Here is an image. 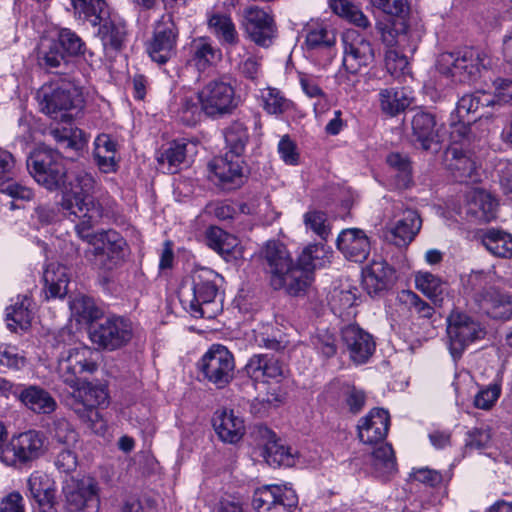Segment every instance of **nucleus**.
<instances>
[{
    "label": "nucleus",
    "instance_id": "obj_33",
    "mask_svg": "<svg viewBox=\"0 0 512 512\" xmlns=\"http://www.w3.org/2000/svg\"><path fill=\"white\" fill-rule=\"evenodd\" d=\"M412 137L415 145L425 151L436 143L438 136L435 116L429 112L417 111L412 120Z\"/></svg>",
    "mask_w": 512,
    "mask_h": 512
},
{
    "label": "nucleus",
    "instance_id": "obj_31",
    "mask_svg": "<svg viewBox=\"0 0 512 512\" xmlns=\"http://www.w3.org/2000/svg\"><path fill=\"white\" fill-rule=\"evenodd\" d=\"M94 161L103 173H113L118 169V142L109 134H99L94 140Z\"/></svg>",
    "mask_w": 512,
    "mask_h": 512
},
{
    "label": "nucleus",
    "instance_id": "obj_14",
    "mask_svg": "<svg viewBox=\"0 0 512 512\" xmlns=\"http://www.w3.org/2000/svg\"><path fill=\"white\" fill-rule=\"evenodd\" d=\"M198 367L207 381L223 388L233 379L234 357L225 346L215 344L202 356Z\"/></svg>",
    "mask_w": 512,
    "mask_h": 512
},
{
    "label": "nucleus",
    "instance_id": "obj_56",
    "mask_svg": "<svg viewBox=\"0 0 512 512\" xmlns=\"http://www.w3.org/2000/svg\"><path fill=\"white\" fill-rule=\"evenodd\" d=\"M206 243L219 254H230L237 240L219 227H210L206 232Z\"/></svg>",
    "mask_w": 512,
    "mask_h": 512
},
{
    "label": "nucleus",
    "instance_id": "obj_30",
    "mask_svg": "<svg viewBox=\"0 0 512 512\" xmlns=\"http://www.w3.org/2000/svg\"><path fill=\"white\" fill-rule=\"evenodd\" d=\"M444 163L456 181L473 180L476 170L475 162L462 147L455 144L450 145L445 151Z\"/></svg>",
    "mask_w": 512,
    "mask_h": 512
},
{
    "label": "nucleus",
    "instance_id": "obj_58",
    "mask_svg": "<svg viewBox=\"0 0 512 512\" xmlns=\"http://www.w3.org/2000/svg\"><path fill=\"white\" fill-rule=\"evenodd\" d=\"M408 54L399 48L387 49L385 52V66L387 71L394 77L403 75L408 68Z\"/></svg>",
    "mask_w": 512,
    "mask_h": 512
},
{
    "label": "nucleus",
    "instance_id": "obj_36",
    "mask_svg": "<svg viewBox=\"0 0 512 512\" xmlns=\"http://www.w3.org/2000/svg\"><path fill=\"white\" fill-rule=\"evenodd\" d=\"M211 171L223 184L238 185L243 177L242 161L230 153L215 158L210 164Z\"/></svg>",
    "mask_w": 512,
    "mask_h": 512
},
{
    "label": "nucleus",
    "instance_id": "obj_11",
    "mask_svg": "<svg viewBox=\"0 0 512 512\" xmlns=\"http://www.w3.org/2000/svg\"><path fill=\"white\" fill-rule=\"evenodd\" d=\"M448 348L454 360L461 358L464 351L474 342L483 339L485 328L471 316L452 312L447 318Z\"/></svg>",
    "mask_w": 512,
    "mask_h": 512
},
{
    "label": "nucleus",
    "instance_id": "obj_7",
    "mask_svg": "<svg viewBox=\"0 0 512 512\" xmlns=\"http://www.w3.org/2000/svg\"><path fill=\"white\" fill-rule=\"evenodd\" d=\"M97 370L98 352L88 346L64 348L58 356V377L69 387L77 386Z\"/></svg>",
    "mask_w": 512,
    "mask_h": 512
},
{
    "label": "nucleus",
    "instance_id": "obj_5",
    "mask_svg": "<svg viewBox=\"0 0 512 512\" xmlns=\"http://www.w3.org/2000/svg\"><path fill=\"white\" fill-rule=\"evenodd\" d=\"M494 274L477 271L469 276V282L474 287L473 301L479 311L493 319L507 320L512 315L511 296L492 286Z\"/></svg>",
    "mask_w": 512,
    "mask_h": 512
},
{
    "label": "nucleus",
    "instance_id": "obj_42",
    "mask_svg": "<svg viewBox=\"0 0 512 512\" xmlns=\"http://www.w3.org/2000/svg\"><path fill=\"white\" fill-rule=\"evenodd\" d=\"M74 15L93 26L101 24L107 15V4L105 0H71Z\"/></svg>",
    "mask_w": 512,
    "mask_h": 512
},
{
    "label": "nucleus",
    "instance_id": "obj_12",
    "mask_svg": "<svg viewBox=\"0 0 512 512\" xmlns=\"http://www.w3.org/2000/svg\"><path fill=\"white\" fill-rule=\"evenodd\" d=\"M203 114L209 118H220L231 114L237 107L235 90L223 77L211 79L197 93Z\"/></svg>",
    "mask_w": 512,
    "mask_h": 512
},
{
    "label": "nucleus",
    "instance_id": "obj_45",
    "mask_svg": "<svg viewBox=\"0 0 512 512\" xmlns=\"http://www.w3.org/2000/svg\"><path fill=\"white\" fill-rule=\"evenodd\" d=\"M468 210L478 220L489 222L496 217L497 202L486 191L475 190L469 201Z\"/></svg>",
    "mask_w": 512,
    "mask_h": 512
},
{
    "label": "nucleus",
    "instance_id": "obj_63",
    "mask_svg": "<svg viewBox=\"0 0 512 512\" xmlns=\"http://www.w3.org/2000/svg\"><path fill=\"white\" fill-rule=\"evenodd\" d=\"M241 58L230 61L235 63L238 71L247 79L255 80L261 69V61L256 55L250 54L246 49L241 51Z\"/></svg>",
    "mask_w": 512,
    "mask_h": 512
},
{
    "label": "nucleus",
    "instance_id": "obj_13",
    "mask_svg": "<svg viewBox=\"0 0 512 512\" xmlns=\"http://www.w3.org/2000/svg\"><path fill=\"white\" fill-rule=\"evenodd\" d=\"M89 336L100 348L113 351L130 342L133 336L132 323L122 316H108L91 325Z\"/></svg>",
    "mask_w": 512,
    "mask_h": 512
},
{
    "label": "nucleus",
    "instance_id": "obj_4",
    "mask_svg": "<svg viewBox=\"0 0 512 512\" xmlns=\"http://www.w3.org/2000/svg\"><path fill=\"white\" fill-rule=\"evenodd\" d=\"M29 174L34 180L49 191L62 188L63 195L69 189L75 174L79 171L90 173L83 168H77L68 176L61 160L60 153L47 147L35 149L26 162ZM64 199V196H62ZM63 200H61V204Z\"/></svg>",
    "mask_w": 512,
    "mask_h": 512
},
{
    "label": "nucleus",
    "instance_id": "obj_37",
    "mask_svg": "<svg viewBox=\"0 0 512 512\" xmlns=\"http://www.w3.org/2000/svg\"><path fill=\"white\" fill-rule=\"evenodd\" d=\"M98 30L105 50L119 51L123 48L127 37L126 24L121 19L104 17Z\"/></svg>",
    "mask_w": 512,
    "mask_h": 512
},
{
    "label": "nucleus",
    "instance_id": "obj_34",
    "mask_svg": "<svg viewBox=\"0 0 512 512\" xmlns=\"http://www.w3.org/2000/svg\"><path fill=\"white\" fill-rule=\"evenodd\" d=\"M268 206L269 201L265 198L255 199L248 203L233 204L229 202H214L206 206V212L214 215L219 220L234 219L237 214H260L261 206Z\"/></svg>",
    "mask_w": 512,
    "mask_h": 512
},
{
    "label": "nucleus",
    "instance_id": "obj_60",
    "mask_svg": "<svg viewBox=\"0 0 512 512\" xmlns=\"http://www.w3.org/2000/svg\"><path fill=\"white\" fill-rule=\"evenodd\" d=\"M366 403V394L355 386H347L342 391V408L356 415L362 411Z\"/></svg>",
    "mask_w": 512,
    "mask_h": 512
},
{
    "label": "nucleus",
    "instance_id": "obj_2",
    "mask_svg": "<svg viewBox=\"0 0 512 512\" xmlns=\"http://www.w3.org/2000/svg\"><path fill=\"white\" fill-rule=\"evenodd\" d=\"M328 253L323 244L308 245L295 263L283 243L268 241L261 250V257L271 287L298 296L311 284L314 269L324 263Z\"/></svg>",
    "mask_w": 512,
    "mask_h": 512
},
{
    "label": "nucleus",
    "instance_id": "obj_1",
    "mask_svg": "<svg viewBox=\"0 0 512 512\" xmlns=\"http://www.w3.org/2000/svg\"><path fill=\"white\" fill-rule=\"evenodd\" d=\"M98 186L92 173L79 171L65 192L62 209L78 218L75 231L91 246L84 251L85 259L100 269L112 270L124 261L128 245L115 230L91 232L103 212L101 204L94 198Z\"/></svg>",
    "mask_w": 512,
    "mask_h": 512
},
{
    "label": "nucleus",
    "instance_id": "obj_25",
    "mask_svg": "<svg viewBox=\"0 0 512 512\" xmlns=\"http://www.w3.org/2000/svg\"><path fill=\"white\" fill-rule=\"evenodd\" d=\"M343 67L351 74H356L361 67L369 65L374 59V51L369 41L357 36L350 40L344 37Z\"/></svg>",
    "mask_w": 512,
    "mask_h": 512
},
{
    "label": "nucleus",
    "instance_id": "obj_17",
    "mask_svg": "<svg viewBox=\"0 0 512 512\" xmlns=\"http://www.w3.org/2000/svg\"><path fill=\"white\" fill-rule=\"evenodd\" d=\"M298 503L294 490L282 485H265L255 490L252 506L256 512H292Z\"/></svg>",
    "mask_w": 512,
    "mask_h": 512
},
{
    "label": "nucleus",
    "instance_id": "obj_6",
    "mask_svg": "<svg viewBox=\"0 0 512 512\" xmlns=\"http://www.w3.org/2000/svg\"><path fill=\"white\" fill-rule=\"evenodd\" d=\"M489 64L490 59L485 52L470 47L441 53L436 61V69L455 81L469 82L475 80Z\"/></svg>",
    "mask_w": 512,
    "mask_h": 512
},
{
    "label": "nucleus",
    "instance_id": "obj_28",
    "mask_svg": "<svg viewBox=\"0 0 512 512\" xmlns=\"http://www.w3.org/2000/svg\"><path fill=\"white\" fill-rule=\"evenodd\" d=\"M422 221L415 210L406 209L401 216L388 227L390 240L397 246L409 244L421 229Z\"/></svg>",
    "mask_w": 512,
    "mask_h": 512
},
{
    "label": "nucleus",
    "instance_id": "obj_61",
    "mask_svg": "<svg viewBox=\"0 0 512 512\" xmlns=\"http://www.w3.org/2000/svg\"><path fill=\"white\" fill-rule=\"evenodd\" d=\"M55 40L60 43L62 50L67 55L77 56L84 54L85 43L75 32L68 28H62L58 33V38Z\"/></svg>",
    "mask_w": 512,
    "mask_h": 512
},
{
    "label": "nucleus",
    "instance_id": "obj_26",
    "mask_svg": "<svg viewBox=\"0 0 512 512\" xmlns=\"http://www.w3.org/2000/svg\"><path fill=\"white\" fill-rule=\"evenodd\" d=\"M337 247L342 254L353 262H363L370 252V242L361 229L343 230L337 238Z\"/></svg>",
    "mask_w": 512,
    "mask_h": 512
},
{
    "label": "nucleus",
    "instance_id": "obj_3",
    "mask_svg": "<svg viewBox=\"0 0 512 512\" xmlns=\"http://www.w3.org/2000/svg\"><path fill=\"white\" fill-rule=\"evenodd\" d=\"M222 282L223 278L209 268L193 270L179 289L184 309L194 318H215L222 310V305L216 301Z\"/></svg>",
    "mask_w": 512,
    "mask_h": 512
},
{
    "label": "nucleus",
    "instance_id": "obj_53",
    "mask_svg": "<svg viewBox=\"0 0 512 512\" xmlns=\"http://www.w3.org/2000/svg\"><path fill=\"white\" fill-rule=\"evenodd\" d=\"M386 162L394 171L396 187L399 189L408 188L412 182L411 163L408 157L400 153H390Z\"/></svg>",
    "mask_w": 512,
    "mask_h": 512
},
{
    "label": "nucleus",
    "instance_id": "obj_59",
    "mask_svg": "<svg viewBox=\"0 0 512 512\" xmlns=\"http://www.w3.org/2000/svg\"><path fill=\"white\" fill-rule=\"evenodd\" d=\"M397 299L401 304L410 310L413 309L421 317L430 318L434 313L432 306L411 290H401L397 295Z\"/></svg>",
    "mask_w": 512,
    "mask_h": 512
},
{
    "label": "nucleus",
    "instance_id": "obj_41",
    "mask_svg": "<svg viewBox=\"0 0 512 512\" xmlns=\"http://www.w3.org/2000/svg\"><path fill=\"white\" fill-rule=\"evenodd\" d=\"M187 144L173 142L170 146L157 154L158 169L163 173L174 174L186 160Z\"/></svg>",
    "mask_w": 512,
    "mask_h": 512
},
{
    "label": "nucleus",
    "instance_id": "obj_40",
    "mask_svg": "<svg viewBox=\"0 0 512 512\" xmlns=\"http://www.w3.org/2000/svg\"><path fill=\"white\" fill-rule=\"evenodd\" d=\"M379 103L383 113L396 116L403 112L411 101L403 88H385L379 92Z\"/></svg>",
    "mask_w": 512,
    "mask_h": 512
},
{
    "label": "nucleus",
    "instance_id": "obj_22",
    "mask_svg": "<svg viewBox=\"0 0 512 512\" xmlns=\"http://www.w3.org/2000/svg\"><path fill=\"white\" fill-rule=\"evenodd\" d=\"M247 375L257 382H280L285 378V364L272 353L254 354L245 365Z\"/></svg>",
    "mask_w": 512,
    "mask_h": 512
},
{
    "label": "nucleus",
    "instance_id": "obj_23",
    "mask_svg": "<svg viewBox=\"0 0 512 512\" xmlns=\"http://www.w3.org/2000/svg\"><path fill=\"white\" fill-rule=\"evenodd\" d=\"M389 426V413L384 409L374 408L359 420L358 437L365 444H377L386 438Z\"/></svg>",
    "mask_w": 512,
    "mask_h": 512
},
{
    "label": "nucleus",
    "instance_id": "obj_55",
    "mask_svg": "<svg viewBox=\"0 0 512 512\" xmlns=\"http://www.w3.org/2000/svg\"><path fill=\"white\" fill-rule=\"evenodd\" d=\"M263 109L270 115L279 116L292 108V102L276 88H266L261 92Z\"/></svg>",
    "mask_w": 512,
    "mask_h": 512
},
{
    "label": "nucleus",
    "instance_id": "obj_38",
    "mask_svg": "<svg viewBox=\"0 0 512 512\" xmlns=\"http://www.w3.org/2000/svg\"><path fill=\"white\" fill-rule=\"evenodd\" d=\"M46 298H63L67 294L69 276L67 268L57 262L49 263L43 273Z\"/></svg>",
    "mask_w": 512,
    "mask_h": 512
},
{
    "label": "nucleus",
    "instance_id": "obj_64",
    "mask_svg": "<svg viewBox=\"0 0 512 512\" xmlns=\"http://www.w3.org/2000/svg\"><path fill=\"white\" fill-rule=\"evenodd\" d=\"M304 223L307 229L312 230L322 240L326 241L330 234L326 214L320 211H309L304 214Z\"/></svg>",
    "mask_w": 512,
    "mask_h": 512
},
{
    "label": "nucleus",
    "instance_id": "obj_21",
    "mask_svg": "<svg viewBox=\"0 0 512 512\" xmlns=\"http://www.w3.org/2000/svg\"><path fill=\"white\" fill-rule=\"evenodd\" d=\"M376 27L387 49L399 48L411 54L417 50L420 37L403 20L379 22Z\"/></svg>",
    "mask_w": 512,
    "mask_h": 512
},
{
    "label": "nucleus",
    "instance_id": "obj_15",
    "mask_svg": "<svg viewBox=\"0 0 512 512\" xmlns=\"http://www.w3.org/2000/svg\"><path fill=\"white\" fill-rule=\"evenodd\" d=\"M63 493L67 512L99 511V486L93 478L72 479L63 487Z\"/></svg>",
    "mask_w": 512,
    "mask_h": 512
},
{
    "label": "nucleus",
    "instance_id": "obj_46",
    "mask_svg": "<svg viewBox=\"0 0 512 512\" xmlns=\"http://www.w3.org/2000/svg\"><path fill=\"white\" fill-rule=\"evenodd\" d=\"M482 243L493 255L503 258L512 257V235L496 229L487 230Z\"/></svg>",
    "mask_w": 512,
    "mask_h": 512
},
{
    "label": "nucleus",
    "instance_id": "obj_49",
    "mask_svg": "<svg viewBox=\"0 0 512 512\" xmlns=\"http://www.w3.org/2000/svg\"><path fill=\"white\" fill-rule=\"evenodd\" d=\"M224 137L230 154L240 157L249 141L246 125L240 121L232 122L225 130Z\"/></svg>",
    "mask_w": 512,
    "mask_h": 512
},
{
    "label": "nucleus",
    "instance_id": "obj_9",
    "mask_svg": "<svg viewBox=\"0 0 512 512\" xmlns=\"http://www.w3.org/2000/svg\"><path fill=\"white\" fill-rule=\"evenodd\" d=\"M72 392L67 397V404L84 422L95 425L100 420V408L109 404V394L104 384L82 381L70 387Z\"/></svg>",
    "mask_w": 512,
    "mask_h": 512
},
{
    "label": "nucleus",
    "instance_id": "obj_16",
    "mask_svg": "<svg viewBox=\"0 0 512 512\" xmlns=\"http://www.w3.org/2000/svg\"><path fill=\"white\" fill-rule=\"evenodd\" d=\"M207 27L225 49L230 61L241 58V51L245 52V47L240 45V35L230 14L216 10L208 12Z\"/></svg>",
    "mask_w": 512,
    "mask_h": 512
},
{
    "label": "nucleus",
    "instance_id": "obj_29",
    "mask_svg": "<svg viewBox=\"0 0 512 512\" xmlns=\"http://www.w3.org/2000/svg\"><path fill=\"white\" fill-rule=\"evenodd\" d=\"M212 422L215 432L223 442L233 444L238 442L244 435V421L235 415L233 410H217L214 413Z\"/></svg>",
    "mask_w": 512,
    "mask_h": 512
},
{
    "label": "nucleus",
    "instance_id": "obj_54",
    "mask_svg": "<svg viewBox=\"0 0 512 512\" xmlns=\"http://www.w3.org/2000/svg\"><path fill=\"white\" fill-rule=\"evenodd\" d=\"M72 315L79 323H89L99 318L101 311L94 301L85 295H77L70 301Z\"/></svg>",
    "mask_w": 512,
    "mask_h": 512
},
{
    "label": "nucleus",
    "instance_id": "obj_48",
    "mask_svg": "<svg viewBox=\"0 0 512 512\" xmlns=\"http://www.w3.org/2000/svg\"><path fill=\"white\" fill-rule=\"evenodd\" d=\"M49 134L56 142L58 149L63 151H79L87 142L83 131L78 128H53Z\"/></svg>",
    "mask_w": 512,
    "mask_h": 512
},
{
    "label": "nucleus",
    "instance_id": "obj_43",
    "mask_svg": "<svg viewBox=\"0 0 512 512\" xmlns=\"http://www.w3.org/2000/svg\"><path fill=\"white\" fill-rule=\"evenodd\" d=\"M303 32L307 49L330 47L335 43L334 33L323 22L310 21L304 26Z\"/></svg>",
    "mask_w": 512,
    "mask_h": 512
},
{
    "label": "nucleus",
    "instance_id": "obj_51",
    "mask_svg": "<svg viewBox=\"0 0 512 512\" xmlns=\"http://www.w3.org/2000/svg\"><path fill=\"white\" fill-rule=\"evenodd\" d=\"M330 6L335 14L346 19L353 25L362 29L370 27L368 17L358 6L354 5L349 0H331Z\"/></svg>",
    "mask_w": 512,
    "mask_h": 512
},
{
    "label": "nucleus",
    "instance_id": "obj_57",
    "mask_svg": "<svg viewBox=\"0 0 512 512\" xmlns=\"http://www.w3.org/2000/svg\"><path fill=\"white\" fill-rule=\"evenodd\" d=\"M176 113L178 119L185 125H195L203 113L202 104H200L198 98L195 99L193 96L185 95L181 97Z\"/></svg>",
    "mask_w": 512,
    "mask_h": 512
},
{
    "label": "nucleus",
    "instance_id": "obj_62",
    "mask_svg": "<svg viewBox=\"0 0 512 512\" xmlns=\"http://www.w3.org/2000/svg\"><path fill=\"white\" fill-rule=\"evenodd\" d=\"M488 97L485 93L482 95L478 94H467L462 96L456 107L457 116L460 119H465L470 113H475L480 106H489L487 104Z\"/></svg>",
    "mask_w": 512,
    "mask_h": 512
},
{
    "label": "nucleus",
    "instance_id": "obj_44",
    "mask_svg": "<svg viewBox=\"0 0 512 512\" xmlns=\"http://www.w3.org/2000/svg\"><path fill=\"white\" fill-rule=\"evenodd\" d=\"M31 300L27 296H18L17 301L6 309L7 327L16 331L17 327L26 329L31 323Z\"/></svg>",
    "mask_w": 512,
    "mask_h": 512
},
{
    "label": "nucleus",
    "instance_id": "obj_50",
    "mask_svg": "<svg viewBox=\"0 0 512 512\" xmlns=\"http://www.w3.org/2000/svg\"><path fill=\"white\" fill-rule=\"evenodd\" d=\"M65 55L59 42L55 39H44L38 54L39 65L47 70L58 68L66 62Z\"/></svg>",
    "mask_w": 512,
    "mask_h": 512
},
{
    "label": "nucleus",
    "instance_id": "obj_19",
    "mask_svg": "<svg viewBox=\"0 0 512 512\" xmlns=\"http://www.w3.org/2000/svg\"><path fill=\"white\" fill-rule=\"evenodd\" d=\"M178 29L170 17L162 18L154 29L147 52L154 62L165 64L176 54Z\"/></svg>",
    "mask_w": 512,
    "mask_h": 512
},
{
    "label": "nucleus",
    "instance_id": "obj_52",
    "mask_svg": "<svg viewBox=\"0 0 512 512\" xmlns=\"http://www.w3.org/2000/svg\"><path fill=\"white\" fill-rule=\"evenodd\" d=\"M27 487L30 495L35 501L49 502L52 499V495L55 494L56 490L54 483L50 480L48 475L35 471L27 479Z\"/></svg>",
    "mask_w": 512,
    "mask_h": 512
},
{
    "label": "nucleus",
    "instance_id": "obj_10",
    "mask_svg": "<svg viewBox=\"0 0 512 512\" xmlns=\"http://www.w3.org/2000/svg\"><path fill=\"white\" fill-rule=\"evenodd\" d=\"M45 450L44 434L29 430L10 439L0 452V461L6 466L18 468L40 458Z\"/></svg>",
    "mask_w": 512,
    "mask_h": 512
},
{
    "label": "nucleus",
    "instance_id": "obj_47",
    "mask_svg": "<svg viewBox=\"0 0 512 512\" xmlns=\"http://www.w3.org/2000/svg\"><path fill=\"white\" fill-rule=\"evenodd\" d=\"M371 465L380 476H390L397 471V463L392 446L381 443L371 453Z\"/></svg>",
    "mask_w": 512,
    "mask_h": 512
},
{
    "label": "nucleus",
    "instance_id": "obj_20",
    "mask_svg": "<svg viewBox=\"0 0 512 512\" xmlns=\"http://www.w3.org/2000/svg\"><path fill=\"white\" fill-rule=\"evenodd\" d=\"M341 340L350 360L356 365L365 364L376 349L374 337L356 324L342 328Z\"/></svg>",
    "mask_w": 512,
    "mask_h": 512
},
{
    "label": "nucleus",
    "instance_id": "obj_24",
    "mask_svg": "<svg viewBox=\"0 0 512 512\" xmlns=\"http://www.w3.org/2000/svg\"><path fill=\"white\" fill-rule=\"evenodd\" d=\"M15 396L23 406L35 414L49 415L58 407L52 394L39 385H20Z\"/></svg>",
    "mask_w": 512,
    "mask_h": 512
},
{
    "label": "nucleus",
    "instance_id": "obj_35",
    "mask_svg": "<svg viewBox=\"0 0 512 512\" xmlns=\"http://www.w3.org/2000/svg\"><path fill=\"white\" fill-rule=\"evenodd\" d=\"M190 57L195 67L204 71L221 59V51L213 46L209 37L203 36L191 41Z\"/></svg>",
    "mask_w": 512,
    "mask_h": 512
},
{
    "label": "nucleus",
    "instance_id": "obj_8",
    "mask_svg": "<svg viewBox=\"0 0 512 512\" xmlns=\"http://www.w3.org/2000/svg\"><path fill=\"white\" fill-rule=\"evenodd\" d=\"M37 98L40 110L61 122L71 121V111L80 108L82 103L78 91L67 83L45 84L39 89Z\"/></svg>",
    "mask_w": 512,
    "mask_h": 512
},
{
    "label": "nucleus",
    "instance_id": "obj_27",
    "mask_svg": "<svg viewBox=\"0 0 512 512\" xmlns=\"http://www.w3.org/2000/svg\"><path fill=\"white\" fill-rule=\"evenodd\" d=\"M394 272V269L385 260H373L363 270L364 289L371 296L379 295L392 285Z\"/></svg>",
    "mask_w": 512,
    "mask_h": 512
},
{
    "label": "nucleus",
    "instance_id": "obj_32",
    "mask_svg": "<svg viewBox=\"0 0 512 512\" xmlns=\"http://www.w3.org/2000/svg\"><path fill=\"white\" fill-rule=\"evenodd\" d=\"M259 434L265 440L263 456L270 465L292 466L295 463L290 447L279 443L276 434L267 427H260Z\"/></svg>",
    "mask_w": 512,
    "mask_h": 512
},
{
    "label": "nucleus",
    "instance_id": "obj_18",
    "mask_svg": "<svg viewBox=\"0 0 512 512\" xmlns=\"http://www.w3.org/2000/svg\"><path fill=\"white\" fill-rule=\"evenodd\" d=\"M244 29L251 41L261 47H269L276 37L277 28L273 15L257 6L244 10Z\"/></svg>",
    "mask_w": 512,
    "mask_h": 512
},
{
    "label": "nucleus",
    "instance_id": "obj_39",
    "mask_svg": "<svg viewBox=\"0 0 512 512\" xmlns=\"http://www.w3.org/2000/svg\"><path fill=\"white\" fill-rule=\"evenodd\" d=\"M415 285L436 304H441L448 292V283L430 272H418L415 276Z\"/></svg>",
    "mask_w": 512,
    "mask_h": 512
}]
</instances>
